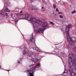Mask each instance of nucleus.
<instances>
[{
    "mask_svg": "<svg viewBox=\"0 0 76 76\" xmlns=\"http://www.w3.org/2000/svg\"><path fill=\"white\" fill-rule=\"evenodd\" d=\"M61 55H62L63 56V57H66V54L64 53V52H61Z\"/></svg>",
    "mask_w": 76,
    "mask_h": 76,
    "instance_id": "6e6552de",
    "label": "nucleus"
},
{
    "mask_svg": "<svg viewBox=\"0 0 76 76\" xmlns=\"http://www.w3.org/2000/svg\"><path fill=\"white\" fill-rule=\"evenodd\" d=\"M67 72V71L66 69H65V70L64 73L62 74H63V73H66Z\"/></svg>",
    "mask_w": 76,
    "mask_h": 76,
    "instance_id": "f8f14e48",
    "label": "nucleus"
},
{
    "mask_svg": "<svg viewBox=\"0 0 76 76\" xmlns=\"http://www.w3.org/2000/svg\"><path fill=\"white\" fill-rule=\"evenodd\" d=\"M71 27V26L69 25L68 26V27H66V32H69V28Z\"/></svg>",
    "mask_w": 76,
    "mask_h": 76,
    "instance_id": "0eeeda50",
    "label": "nucleus"
},
{
    "mask_svg": "<svg viewBox=\"0 0 76 76\" xmlns=\"http://www.w3.org/2000/svg\"><path fill=\"white\" fill-rule=\"evenodd\" d=\"M28 60H29V59H28Z\"/></svg>",
    "mask_w": 76,
    "mask_h": 76,
    "instance_id": "4c0bfd02",
    "label": "nucleus"
},
{
    "mask_svg": "<svg viewBox=\"0 0 76 76\" xmlns=\"http://www.w3.org/2000/svg\"><path fill=\"white\" fill-rule=\"evenodd\" d=\"M21 59H19L18 60V63H20V61H22Z\"/></svg>",
    "mask_w": 76,
    "mask_h": 76,
    "instance_id": "9d476101",
    "label": "nucleus"
},
{
    "mask_svg": "<svg viewBox=\"0 0 76 76\" xmlns=\"http://www.w3.org/2000/svg\"><path fill=\"white\" fill-rule=\"evenodd\" d=\"M53 7L54 9H56V4H53Z\"/></svg>",
    "mask_w": 76,
    "mask_h": 76,
    "instance_id": "ddd939ff",
    "label": "nucleus"
},
{
    "mask_svg": "<svg viewBox=\"0 0 76 76\" xmlns=\"http://www.w3.org/2000/svg\"><path fill=\"white\" fill-rule=\"evenodd\" d=\"M31 20V23H32V25L34 27V29L37 28V30H35V34L36 35L39 34L41 32L44 34L43 32L45 29H46V27L48 26V24L46 22H43L42 21L37 20L35 18H32Z\"/></svg>",
    "mask_w": 76,
    "mask_h": 76,
    "instance_id": "f257e3e1",
    "label": "nucleus"
},
{
    "mask_svg": "<svg viewBox=\"0 0 76 76\" xmlns=\"http://www.w3.org/2000/svg\"><path fill=\"white\" fill-rule=\"evenodd\" d=\"M61 58V60H62V58Z\"/></svg>",
    "mask_w": 76,
    "mask_h": 76,
    "instance_id": "f704fd0d",
    "label": "nucleus"
},
{
    "mask_svg": "<svg viewBox=\"0 0 76 76\" xmlns=\"http://www.w3.org/2000/svg\"><path fill=\"white\" fill-rule=\"evenodd\" d=\"M1 67H0V68H1Z\"/></svg>",
    "mask_w": 76,
    "mask_h": 76,
    "instance_id": "c9c22d12",
    "label": "nucleus"
},
{
    "mask_svg": "<svg viewBox=\"0 0 76 76\" xmlns=\"http://www.w3.org/2000/svg\"><path fill=\"white\" fill-rule=\"evenodd\" d=\"M28 9L29 10V9Z\"/></svg>",
    "mask_w": 76,
    "mask_h": 76,
    "instance_id": "473e14b6",
    "label": "nucleus"
},
{
    "mask_svg": "<svg viewBox=\"0 0 76 76\" xmlns=\"http://www.w3.org/2000/svg\"><path fill=\"white\" fill-rule=\"evenodd\" d=\"M76 13L75 11H73L72 12V14H73V13Z\"/></svg>",
    "mask_w": 76,
    "mask_h": 76,
    "instance_id": "6ab92c4d",
    "label": "nucleus"
},
{
    "mask_svg": "<svg viewBox=\"0 0 76 76\" xmlns=\"http://www.w3.org/2000/svg\"><path fill=\"white\" fill-rule=\"evenodd\" d=\"M14 21L15 23V24L16 23H17V22H18V19L16 18L14 20Z\"/></svg>",
    "mask_w": 76,
    "mask_h": 76,
    "instance_id": "9b49d317",
    "label": "nucleus"
},
{
    "mask_svg": "<svg viewBox=\"0 0 76 76\" xmlns=\"http://www.w3.org/2000/svg\"><path fill=\"white\" fill-rule=\"evenodd\" d=\"M33 49L34 50H36L37 51H38V52H41V53H42V51L41 50H40L37 47H33Z\"/></svg>",
    "mask_w": 76,
    "mask_h": 76,
    "instance_id": "423d86ee",
    "label": "nucleus"
},
{
    "mask_svg": "<svg viewBox=\"0 0 76 76\" xmlns=\"http://www.w3.org/2000/svg\"><path fill=\"white\" fill-rule=\"evenodd\" d=\"M30 1L31 3H33V1L32 0H30Z\"/></svg>",
    "mask_w": 76,
    "mask_h": 76,
    "instance_id": "5701e85b",
    "label": "nucleus"
},
{
    "mask_svg": "<svg viewBox=\"0 0 76 76\" xmlns=\"http://www.w3.org/2000/svg\"><path fill=\"white\" fill-rule=\"evenodd\" d=\"M35 0V1H36V0Z\"/></svg>",
    "mask_w": 76,
    "mask_h": 76,
    "instance_id": "72a5a7b5",
    "label": "nucleus"
},
{
    "mask_svg": "<svg viewBox=\"0 0 76 76\" xmlns=\"http://www.w3.org/2000/svg\"><path fill=\"white\" fill-rule=\"evenodd\" d=\"M27 56H28V58H29V57H32L31 60L32 62H34V63H37V62H38V58H33V57H35V56H34V54L35 53H32L31 51H28V52L27 53Z\"/></svg>",
    "mask_w": 76,
    "mask_h": 76,
    "instance_id": "7ed1b4c3",
    "label": "nucleus"
},
{
    "mask_svg": "<svg viewBox=\"0 0 76 76\" xmlns=\"http://www.w3.org/2000/svg\"><path fill=\"white\" fill-rule=\"evenodd\" d=\"M70 75L71 76H75V73L74 72L71 73Z\"/></svg>",
    "mask_w": 76,
    "mask_h": 76,
    "instance_id": "1a4fd4ad",
    "label": "nucleus"
},
{
    "mask_svg": "<svg viewBox=\"0 0 76 76\" xmlns=\"http://www.w3.org/2000/svg\"><path fill=\"white\" fill-rule=\"evenodd\" d=\"M51 24H52V25H54V23H53V22H51V21H50L49 22Z\"/></svg>",
    "mask_w": 76,
    "mask_h": 76,
    "instance_id": "a211bd4d",
    "label": "nucleus"
},
{
    "mask_svg": "<svg viewBox=\"0 0 76 76\" xmlns=\"http://www.w3.org/2000/svg\"><path fill=\"white\" fill-rule=\"evenodd\" d=\"M62 14V12H58V14Z\"/></svg>",
    "mask_w": 76,
    "mask_h": 76,
    "instance_id": "393cba45",
    "label": "nucleus"
},
{
    "mask_svg": "<svg viewBox=\"0 0 76 76\" xmlns=\"http://www.w3.org/2000/svg\"><path fill=\"white\" fill-rule=\"evenodd\" d=\"M12 15H13V14H10V16H12Z\"/></svg>",
    "mask_w": 76,
    "mask_h": 76,
    "instance_id": "a878e982",
    "label": "nucleus"
},
{
    "mask_svg": "<svg viewBox=\"0 0 76 76\" xmlns=\"http://www.w3.org/2000/svg\"><path fill=\"white\" fill-rule=\"evenodd\" d=\"M68 1H71V0H67Z\"/></svg>",
    "mask_w": 76,
    "mask_h": 76,
    "instance_id": "c756f323",
    "label": "nucleus"
},
{
    "mask_svg": "<svg viewBox=\"0 0 76 76\" xmlns=\"http://www.w3.org/2000/svg\"><path fill=\"white\" fill-rule=\"evenodd\" d=\"M7 71H8V72H9V71H10V70H7Z\"/></svg>",
    "mask_w": 76,
    "mask_h": 76,
    "instance_id": "c85d7f7f",
    "label": "nucleus"
},
{
    "mask_svg": "<svg viewBox=\"0 0 76 76\" xmlns=\"http://www.w3.org/2000/svg\"><path fill=\"white\" fill-rule=\"evenodd\" d=\"M27 50V49L26 48V49H25V50Z\"/></svg>",
    "mask_w": 76,
    "mask_h": 76,
    "instance_id": "7c9ffc66",
    "label": "nucleus"
},
{
    "mask_svg": "<svg viewBox=\"0 0 76 76\" xmlns=\"http://www.w3.org/2000/svg\"><path fill=\"white\" fill-rule=\"evenodd\" d=\"M75 35H76V34H75Z\"/></svg>",
    "mask_w": 76,
    "mask_h": 76,
    "instance_id": "e433bc0d",
    "label": "nucleus"
},
{
    "mask_svg": "<svg viewBox=\"0 0 76 76\" xmlns=\"http://www.w3.org/2000/svg\"><path fill=\"white\" fill-rule=\"evenodd\" d=\"M32 66H33V65L32 64L31 65H29V67H32Z\"/></svg>",
    "mask_w": 76,
    "mask_h": 76,
    "instance_id": "b1692460",
    "label": "nucleus"
},
{
    "mask_svg": "<svg viewBox=\"0 0 76 76\" xmlns=\"http://www.w3.org/2000/svg\"><path fill=\"white\" fill-rule=\"evenodd\" d=\"M4 10H2L1 11L0 14L1 15V16H5V15L7 17V18H8L9 16L7 15V13H5V12H10V10H9L8 8H7V6H6L5 7Z\"/></svg>",
    "mask_w": 76,
    "mask_h": 76,
    "instance_id": "20e7f679",
    "label": "nucleus"
},
{
    "mask_svg": "<svg viewBox=\"0 0 76 76\" xmlns=\"http://www.w3.org/2000/svg\"><path fill=\"white\" fill-rule=\"evenodd\" d=\"M42 1L43 3H44V4H47V3H46V2H45V1H44V0H43Z\"/></svg>",
    "mask_w": 76,
    "mask_h": 76,
    "instance_id": "dca6fc26",
    "label": "nucleus"
},
{
    "mask_svg": "<svg viewBox=\"0 0 76 76\" xmlns=\"http://www.w3.org/2000/svg\"><path fill=\"white\" fill-rule=\"evenodd\" d=\"M34 7H34V6H32V8H32V9H31V10H34V9H35L34 8Z\"/></svg>",
    "mask_w": 76,
    "mask_h": 76,
    "instance_id": "aec40b11",
    "label": "nucleus"
},
{
    "mask_svg": "<svg viewBox=\"0 0 76 76\" xmlns=\"http://www.w3.org/2000/svg\"><path fill=\"white\" fill-rule=\"evenodd\" d=\"M58 53L59 54H60V53H60V51H59L58 52Z\"/></svg>",
    "mask_w": 76,
    "mask_h": 76,
    "instance_id": "bb28decb",
    "label": "nucleus"
},
{
    "mask_svg": "<svg viewBox=\"0 0 76 76\" xmlns=\"http://www.w3.org/2000/svg\"><path fill=\"white\" fill-rule=\"evenodd\" d=\"M56 12H59V10H58V8H56Z\"/></svg>",
    "mask_w": 76,
    "mask_h": 76,
    "instance_id": "4be33fe9",
    "label": "nucleus"
},
{
    "mask_svg": "<svg viewBox=\"0 0 76 76\" xmlns=\"http://www.w3.org/2000/svg\"><path fill=\"white\" fill-rule=\"evenodd\" d=\"M42 10L43 12H44V11H45V10L44 9V7H42Z\"/></svg>",
    "mask_w": 76,
    "mask_h": 76,
    "instance_id": "f3484780",
    "label": "nucleus"
},
{
    "mask_svg": "<svg viewBox=\"0 0 76 76\" xmlns=\"http://www.w3.org/2000/svg\"><path fill=\"white\" fill-rule=\"evenodd\" d=\"M22 13V11H21L20 12V14H15L13 16L15 18V17H17L18 18L20 19H27L30 21L31 22V20L32 19V15L30 14H25V15H21V13Z\"/></svg>",
    "mask_w": 76,
    "mask_h": 76,
    "instance_id": "f03ea898",
    "label": "nucleus"
},
{
    "mask_svg": "<svg viewBox=\"0 0 76 76\" xmlns=\"http://www.w3.org/2000/svg\"><path fill=\"white\" fill-rule=\"evenodd\" d=\"M59 17L60 18H63V16L62 15H60L59 16Z\"/></svg>",
    "mask_w": 76,
    "mask_h": 76,
    "instance_id": "412c9836",
    "label": "nucleus"
},
{
    "mask_svg": "<svg viewBox=\"0 0 76 76\" xmlns=\"http://www.w3.org/2000/svg\"><path fill=\"white\" fill-rule=\"evenodd\" d=\"M12 18H13V19H15V18H14V17H13H13H12Z\"/></svg>",
    "mask_w": 76,
    "mask_h": 76,
    "instance_id": "cd10ccee",
    "label": "nucleus"
},
{
    "mask_svg": "<svg viewBox=\"0 0 76 76\" xmlns=\"http://www.w3.org/2000/svg\"><path fill=\"white\" fill-rule=\"evenodd\" d=\"M64 67H65V66L64 65Z\"/></svg>",
    "mask_w": 76,
    "mask_h": 76,
    "instance_id": "2f4dec72",
    "label": "nucleus"
},
{
    "mask_svg": "<svg viewBox=\"0 0 76 76\" xmlns=\"http://www.w3.org/2000/svg\"><path fill=\"white\" fill-rule=\"evenodd\" d=\"M26 54V53L25 51H24L23 52V55H25V54Z\"/></svg>",
    "mask_w": 76,
    "mask_h": 76,
    "instance_id": "2eb2a0df",
    "label": "nucleus"
},
{
    "mask_svg": "<svg viewBox=\"0 0 76 76\" xmlns=\"http://www.w3.org/2000/svg\"><path fill=\"white\" fill-rule=\"evenodd\" d=\"M61 30L62 31V32H63L64 33V29H63V28H61Z\"/></svg>",
    "mask_w": 76,
    "mask_h": 76,
    "instance_id": "4468645a",
    "label": "nucleus"
},
{
    "mask_svg": "<svg viewBox=\"0 0 76 76\" xmlns=\"http://www.w3.org/2000/svg\"><path fill=\"white\" fill-rule=\"evenodd\" d=\"M29 41L33 43H35V39H34V36H33V35H32L31 36Z\"/></svg>",
    "mask_w": 76,
    "mask_h": 76,
    "instance_id": "39448f33",
    "label": "nucleus"
}]
</instances>
